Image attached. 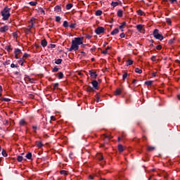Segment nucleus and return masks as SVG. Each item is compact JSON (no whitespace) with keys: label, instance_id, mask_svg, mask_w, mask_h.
Masks as SVG:
<instances>
[{"label":"nucleus","instance_id":"1","mask_svg":"<svg viewBox=\"0 0 180 180\" xmlns=\"http://www.w3.org/2000/svg\"><path fill=\"white\" fill-rule=\"evenodd\" d=\"M84 44V37H75L72 40V44L69 49V51H78L79 46Z\"/></svg>","mask_w":180,"mask_h":180},{"label":"nucleus","instance_id":"2","mask_svg":"<svg viewBox=\"0 0 180 180\" xmlns=\"http://www.w3.org/2000/svg\"><path fill=\"white\" fill-rule=\"evenodd\" d=\"M1 15L2 16V20H9L11 18V8L8 6L4 7L1 11Z\"/></svg>","mask_w":180,"mask_h":180},{"label":"nucleus","instance_id":"3","mask_svg":"<svg viewBox=\"0 0 180 180\" xmlns=\"http://www.w3.org/2000/svg\"><path fill=\"white\" fill-rule=\"evenodd\" d=\"M153 34L156 40H160V41L164 40V36H162V34H160V30L158 29H155Z\"/></svg>","mask_w":180,"mask_h":180},{"label":"nucleus","instance_id":"4","mask_svg":"<svg viewBox=\"0 0 180 180\" xmlns=\"http://www.w3.org/2000/svg\"><path fill=\"white\" fill-rule=\"evenodd\" d=\"M96 158L98 160V161H102L101 165H105V159H103V155H102V153H98L96 155Z\"/></svg>","mask_w":180,"mask_h":180},{"label":"nucleus","instance_id":"5","mask_svg":"<svg viewBox=\"0 0 180 180\" xmlns=\"http://www.w3.org/2000/svg\"><path fill=\"white\" fill-rule=\"evenodd\" d=\"M96 34H102V33H105V28L103 27H98L95 30Z\"/></svg>","mask_w":180,"mask_h":180},{"label":"nucleus","instance_id":"6","mask_svg":"<svg viewBox=\"0 0 180 180\" xmlns=\"http://www.w3.org/2000/svg\"><path fill=\"white\" fill-rule=\"evenodd\" d=\"M89 74L90 75L91 78H92L93 79H96L98 77V74H96V71L89 70Z\"/></svg>","mask_w":180,"mask_h":180},{"label":"nucleus","instance_id":"7","mask_svg":"<svg viewBox=\"0 0 180 180\" xmlns=\"http://www.w3.org/2000/svg\"><path fill=\"white\" fill-rule=\"evenodd\" d=\"M15 58L19 60V54H22V51L19 49H15L14 51Z\"/></svg>","mask_w":180,"mask_h":180},{"label":"nucleus","instance_id":"8","mask_svg":"<svg viewBox=\"0 0 180 180\" xmlns=\"http://www.w3.org/2000/svg\"><path fill=\"white\" fill-rule=\"evenodd\" d=\"M8 30H9L8 25H4L0 27V33H6V32H8Z\"/></svg>","mask_w":180,"mask_h":180},{"label":"nucleus","instance_id":"9","mask_svg":"<svg viewBox=\"0 0 180 180\" xmlns=\"http://www.w3.org/2000/svg\"><path fill=\"white\" fill-rule=\"evenodd\" d=\"M136 29H137V30L140 32V33H141L142 32H144V25H141V24H140V25H136Z\"/></svg>","mask_w":180,"mask_h":180},{"label":"nucleus","instance_id":"10","mask_svg":"<svg viewBox=\"0 0 180 180\" xmlns=\"http://www.w3.org/2000/svg\"><path fill=\"white\" fill-rule=\"evenodd\" d=\"M54 12H56V13L61 12V6L60 5L56 6L54 8Z\"/></svg>","mask_w":180,"mask_h":180},{"label":"nucleus","instance_id":"11","mask_svg":"<svg viewBox=\"0 0 180 180\" xmlns=\"http://www.w3.org/2000/svg\"><path fill=\"white\" fill-rule=\"evenodd\" d=\"M20 126H27V123L25 120H20L19 122Z\"/></svg>","mask_w":180,"mask_h":180},{"label":"nucleus","instance_id":"12","mask_svg":"<svg viewBox=\"0 0 180 180\" xmlns=\"http://www.w3.org/2000/svg\"><path fill=\"white\" fill-rule=\"evenodd\" d=\"M122 89L118 88V89H117L116 91H115V95L116 96H117L120 95V94H122Z\"/></svg>","mask_w":180,"mask_h":180},{"label":"nucleus","instance_id":"13","mask_svg":"<svg viewBox=\"0 0 180 180\" xmlns=\"http://www.w3.org/2000/svg\"><path fill=\"white\" fill-rule=\"evenodd\" d=\"M18 64H20L22 67H23V64H25V63H26V60H25L24 58H20L18 61Z\"/></svg>","mask_w":180,"mask_h":180},{"label":"nucleus","instance_id":"14","mask_svg":"<svg viewBox=\"0 0 180 180\" xmlns=\"http://www.w3.org/2000/svg\"><path fill=\"white\" fill-rule=\"evenodd\" d=\"M35 144L36 146L38 147V148H41V147H43V143L40 141H36Z\"/></svg>","mask_w":180,"mask_h":180},{"label":"nucleus","instance_id":"15","mask_svg":"<svg viewBox=\"0 0 180 180\" xmlns=\"http://www.w3.org/2000/svg\"><path fill=\"white\" fill-rule=\"evenodd\" d=\"M91 84L95 89H98V82L96 80L91 82Z\"/></svg>","mask_w":180,"mask_h":180},{"label":"nucleus","instance_id":"16","mask_svg":"<svg viewBox=\"0 0 180 180\" xmlns=\"http://www.w3.org/2000/svg\"><path fill=\"white\" fill-rule=\"evenodd\" d=\"M117 15L118 18H123V11L118 10L117 12Z\"/></svg>","mask_w":180,"mask_h":180},{"label":"nucleus","instance_id":"17","mask_svg":"<svg viewBox=\"0 0 180 180\" xmlns=\"http://www.w3.org/2000/svg\"><path fill=\"white\" fill-rule=\"evenodd\" d=\"M57 77H58V79H63V78H64V74L63 72H60L57 74Z\"/></svg>","mask_w":180,"mask_h":180},{"label":"nucleus","instance_id":"18","mask_svg":"<svg viewBox=\"0 0 180 180\" xmlns=\"http://www.w3.org/2000/svg\"><path fill=\"white\" fill-rule=\"evenodd\" d=\"M118 151L120 153H123L124 151V147L122 145H118Z\"/></svg>","mask_w":180,"mask_h":180},{"label":"nucleus","instance_id":"19","mask_svg":"<svg viewBox=\"0 0 180 180\" xmlns=\"http://www.w3.org/2000/svg\"><path fill=\"white\" fill-rule=\"evenodd\" d=\"M41 44L42 46V47H46L47 46V40L42 39L41 41Z\"/></svg>","mask_w":180,"mask_h":180},{"label":"nucleus","instance_id":"20","mask_svg":"<svg viewBox=\"0 0 180 180\" xmlns=\"http://www.w3.org/2000/svg\"><path fill=\"white\" fill-rule=\"evenodd\" d=\"M164 2H170V4H178V1L177 0H163Z\"/></svg>","mask_w":180,"mask_h":180},{"label":"nucleus","instance_id":"21","mask_svg":"<svg viewBox=\"0 0 180 180\" xmlns=\"http://www.w3.org/2000/svg\"><path fill=\"white\" fill-rule=\"evenodd\" d=\"M117 33H119V29L115 28L114 30H112L110 33V34H112V36L115 35V34H117Z\"/></svg>","mask_w":180,"mask_h":180},{"label":"nucleus","instance_id":"22","mask_svg":"<svg viewBox=\"0 0 180 180\" xmlns=\"http://www.w3.org/2000/svg\"><path fill=\"white\" fill-rule=\"evenodd\" d=\"M147 150H148V151H154V150H155V147L151 146H148L147 147Z\"/></svg>","mask_w":180,"mask_h":180},{"label":"nucleus","instance_id":"23","mask_svg":"<svg viewBox=\"0 0 180 180\" xmlns=\"http://www.w3.org/2000/svg\"><path fill=\"white\" fill-rule=\"evenodd\" d=\"M145 85H147V86H151L153 85V81H146L145 82Z\"/></svg>","mask_w":180,"mask_h":180},{"label":"nucleus","instance_id":"24","mask_svg":"<svg viewBox=\"0 0 180 180\" xmlns=\"http://www.w3.org/2000/svg\"><path fill=\"white\" fill-rule=\"evenodd\" d=\"M118 5H119V2L117 1H115V2L112 1L111 3V6H112V8H116V6H118Z\"/></svg>","mask_w":180,"mask_h":180},{"label":"nucleus","instance_id":"25","mask_svg":"<svg viewBox=\"0 0 180 180\" xmlns=\"http://www.w3.org/2000/svg\"><path fill=\"white\" fill-rule=\"evenodd\" d=\"M130 75H128L127 72H124V75H122V79L123 81L126 80V78H127L128 77H129Z\"/></svg>","mask_w":180,"mask_h":180},{"label":"nucleus","instance_id":"26","mask_svg":"<svg viewBox=\"0 0 180 180\" xmlns=\"http://www.w3.org/2000/svg\"><path fill=\"white\" fill-rule=\"evenodd\" d=\"M1 101L2 102H11V99L10 98H4V97L1 98Z\"/></svg>","mask_w":180,"mask_h":180},{"label":"nucleus","instance_id":"27","mask_svg":"<svg viewBox=\"0 0 180 180\" xmlns=\"http://www.w3.org/2000/svg\"><path fill=\"white\" fill-rule=\"evenodd\" d=\"M127 67H129V65H133V60L131 59H129L127 61Z\"/></svg>","mask_w":180,"mask_h":180},{"label":"nucleus","instance_id":"28","mask_svg":"<svg viewBox=\"0 0 180 180\" xmlns=\"http://www.w3.org/2000/svg\"><path fill=\"white\" fill-rule=\"evenodd\" d=\"M135 72L137 74H141L143 72V70L139 68H135Z\"/></svg>","mask_w":180,"mask_h":180},{"label":"nucleus","instance_id":"29","mask_svg":"<svg viewBox=\"0 0 180 180\" xmlns=\"http://www.w3.org/2000/svg\"><path fill=\"white\" fill-rule=\"evenodd\" d=\"M102 13H103L102 11L98 10L96 11L95 15H96V16H101L102 15Z\"/></svg>","mask_w":180,"mask_h":180},{"label":"nucleus","instance_id":"30","mask_svg":"<svg viewBox=\"0 0 180 180\" xmlns=\"http://www.w3.org/2000/svg\"><path fill=\"white\" fill-rule=\"evenodd\" d=\"M60 174L61 175H68V172L66 171V170H61V171L60 172Z\"/></svg>","mask_w":180,"mask_h":180},{"label":"nucleus","instance_id":"31","mask_svg":"<svg viewBox=\"0 0 180 180\" xmlns=\"http://www.w3.org/2000/svg\"><path fill=\"white\" fill-rule=\"evenodd\" d=\"M29 57H30V55L25 53L23 56H22V58L26 60V59L29 58Z\"/></svg>","mask_w":180,"mask_h":180},{"label":"nucleus","instance_id":"32","mask_svg":"<svg viewBox=\"0 0 180 180\" xmlns=\"http://www.w3.org/2000/svg\"><path fill=\"white\" fill-rule=\"evenodd\" d=\"M29 5H30L31 6H36L37 5V1H30L29 3Z\"/></svg>","mask_w":180,"mask_h":180},{"label":"nucleus","instance_id":"33","mask_svg":"<svg viewBox=\"0 0 180 180\" xmlns=\"http://www.w3.org/2000/svg\"><path fill=\"white\" fill-rule=\"evenodd\" d=\"M72 6H73L72 4H68L66 5V9L68 11H70V9H71V8H72Z\"/></svg>","mask_w":180,"mask_h":180},{"label":"nucleus","instance_id":"34","mask_svg":"<svg viewBox=\"0 0 180 180\" xmlns=\"http://www.w3.org/2000/svg\"><path fill=\"white\" fill-rule=\"evenodd\" d=\"M136 13L138 15H139V16H143V15H144V12L141 10H138Z\"/></svg>","mask_w":180,"mask_h":180},{"label":"nucleus","instance_id":"35","mask_svg":"<svg viewBox=\"0 0 180 180\" xmlns=\"http://www.w3.org/2000/svg\"><path fill=\"white\" fill-rule=\"evenodd\" d=\"M6 50L8 51V53H11V51H12L13 49L11 48V46H7L6 47Z\"/></svg>","mask_w":180,"mask_h":180},{"label":"nucleus","instance_id":"36","mask_svg":"<svg viewBox=\"0 0 180 180\" xmlns=\"http://www.w3.org/2000/svg\"><path fill=\"white\" fill-rule=\"evenodd\" d=\"M17 161H18V162H22V161H23V157L20 155L18 156Z\"/></svg>","mask_w":180,"mask_h":180},{"label":"nucleus","instance_id":"37","mask_svg":"<svg viewBox=\"0 0 180 180\" xmlns=\"http://www.w3.org/2000/svg\"><path fill=\"white\" fill-rule=\"evenodd\" d=\"M124 26H126V22H122L120 25V29H122V32H123V29H124Z\"/></svg>","mask_w":180,"mask_h":180},{"label":"nucleus","instance_id":"38","mask_svg":"<svg viewBox=\"0 0 180 180\" xmlns=\"http://www.w3.org/2000/svg\"><path fill=\"white\" fill-rule=\"evenodd\" d=\"M61 63H63V60L62 59H56V60H55V64H61Z\"/></svg>","mask_w":180,"mask_h":180},{"label":"nucleus","instance_id":"39","mask_svg":"<svg viewBox=\"0 0 180 180\" xmlns=\"http://www.w3.org/2000/svg\"><path fill=\"white\" fill-rule=\"evenodd\" d=\"M26 158H27V160H32V153H28L26 155Z\"/></svg>","mask_w":180,"mask_h":180},{"label":"nucleus","instance_id":"40","mask_svg":"<svg viewBox=\"0 0 180 180\" xmlns=\"http://www.w3.org/2000/svg\"><path fill=\"white\" fill-rule=\"evenodd\" d=\"M75 26H77V23H72L69 25V27H70V29H75Z\"/></svg>","mask_w":180,"mask_h":180},{"label":"nucleus","instance_id":"41","mask_svg":"<svg viewBox=\"0 0 180 180\" xmlns=\"http://www.w3.org/2000/svg\"><path fill=\"white\" fill-rule=\"evenodd\" d=\"M27 81H29V82H31V84H33L34 82V79H30V77L26 78Z\"/></svg>","mask_w":180,"mask_h":180},{"label":"nucleus","instance_id":"42","mask_svg":"<svg viewBox=\"0 0 180 180\" xmlns=\"http://www.w3.org/2000/svg\"><path fill=\"white\" fill-rule=\"evenodd\" d=\"M137 82H138V80L136 79H134L131 84L132 85H134V86H136V84H137Z\"/></svg>","mask_w":180,"mask_h":180},{"label":"nucleus","instance_id":"43","mask_svg":"<svg viewBox=\"0 0 180 180\" xmlns=\"http://www.w3.org/2000/svg\"><path fill=\"white\" fill-rule=\"evenodd\" d=\"M68 21H64L63 22V27H68Z\"/></svg>","mask_w":180,"mask_h":180},{"label":"nucleus","instance_id":"44","mask_svg":"<svg viewBox=\"0 0 180 180\" xmlns=\"http://www.w3.org/2000/svg\"><path fill=\"white\" fill-rule=\"evenodd\" d=\"M61 21V17L56 16V22H60Z\"/></svg>","mask_w":180,"mask_h":180},{"label":"nucleus","instance_id":"45","mask_svg":"<svg viewBox=\"0 0 180 180\" xmlns=\"http://www.w3.org/2000/svg\"><path fill=\"white\" fill-rule=\"evenodd\" d=\"M52 72H58V68L54 67Z\"/></svg>","mask_w":180,"mask_h":180},{"label":"nucleus","instance_id":"46","mask_svg":"<svg viewBox=\"0 0 180 180\" xmlns=\"http://www.w3.org/2000/svg\"><path fill=\"white\" fill-rule=\"evenodd\" d=\"M2 92H4V89H2V86H0V98L2 97Z\"/></svg>","mask_w":180,"mask_h":180},{"label":"nucleus","instance_id":"47","mask_svg":"<svg viewBox=\"0 0 180 180\" xmlns=\"http://www.w3.org/2000/svg\"><path fill=\"white\" fill-rule=\"evenodd\" d=\"M166 22H167V25H171V23H172V21H171L170 18H167Z\"/></svg>","mask_w":180,"mask_h":180},{"label":"nucleus","instance_id":"48","mask_svg":"<svg viewBox=\"0 0 180 180\" xmlns=\"http://www.w3.org/2000/svg\"><path fill=\"white\" fill-rule=\"evenodd\" d=\"M39 12L40 13H43V15H46L44 10L41 8H39Z\"/></svg>","mask_w":180,"mask_h":180},{"label":"nucleus","instance_id":"49","mask_svg":"<svg viewBox=\"0 0 180 180\" xmlns=\"http://www.w3.org/2000/svg\"><path fill=\"white\" fill-rule=\"evenodd\" d=\"M120 37H121V39H124V37H126V34H124V32H122L120 35Z\"/></svg>","mask_w":180,"mask_h":180},{"label":"nucleus","instance_id":"50","mask_svg":"<svg viewBox=\"0 0 180 180\" xmlns=\"http://www.w3.org/2000/svg\"><path fill=\"white\" fill-rule=\"evenodd\" d=\"M150 60H152V61H157V58H156V57L155 56H152L151 57V58H150Z\"/></svg>","mask_w":180,"mask_h":180},{"label":"nucleus","instance_id":"51","mask_svg":"<svg viewBox=\"0 0 180 180\" xmlns=\"http://www.w3.org/2000/svg\"><path fill=\"white\" fill-rule=\"evenodd\" d=\"M2 155H3L4 157H7V156H8V154L6 153V151L3 150V152H2Z\"/></svg>","mask_w":180,"mask_h":180},{"label":"nucleus","instance_id":"52","mask_svg":"<svg viewBox=\"0 0 180 180\" xmlns=\"http://www.w3.org/2000/svg\"><path fill=\"white\" fill-rule=\"evenodd\" d=\"M162 49V46H161V45H158L157 46H156V49H158V50H161Z\"/></svg>","mask_w":180,"mask_h":180},{"label":"nucleus","instance_id":"53","mask_svg":"<svg viewBox=\"0 0 180 180\" xmlns=\"http://www.w3.org/2000/svg\"><path fill=\"white\" fill-rule=\"evenodd\" d=\"M56 88H58V83L53 84V89H56Z\"/></svg>","mask_w":180,"mask_h":180},{"label":"nucleus","instance_id":"54","mask_svg":"<svg viewBox=\"0 0 180 180\" xmlns=\"http://www.w3.org/2000/svg\"><path fill=\"white\" fill-rule=\"evenodd\" d=\"M30 23H31V25H34V18H32L30 21Z\"/></svg>","mask_w":180,"mask_h":180},{"label":"nucleus","instance_id":"55","mask_svg":"<svg viewBox=\"0 0 180 180\" xmlns=\"http://www.w3.org/2000/svg\"><path fill=\"white\" fill-rule=\"evenodd\" d=\"M32 129L34 130V133H37L36 130H37V126H32Z\"/></svg>","mask_w":180,"mask_h":180},{"label":"nucleus","instance_id":"56","mask_svg":"<svg viewBox=\"0 0 180 180\" xmlns=\"http://www.w3.org/2000/svg\"><path fill=\"white\" fill-rule=\"evenodd\" d=\"M87 91H88L89 92H92V91H94V89H92V87H88V88H87Z\"/></svg>","mask_w":180,"mask_h":180},{"label":"nucleus","instance_id":"57","mask_svg":"<svg viewBox=\"0 0 180 180\" xmlns=\"http://www.w3.org/2000/svg\"><path fill=\"white\" fill-rule=\"evenodd\" d=\"M142 140H143V141H147V137L146 136H143L142 137Z\"/></svg>","mask_w":180,"mask_h":180},{"label":"nucleus","instance_id":"58","mask_svg":"<svg viewBox=\"0 0 180 180\" xmlns=\"http://www.w3.org/2000/svg\"><path fill=\"white\" fill-rule=\"evenodd\" d=\"M33 26H34L33 24H31L30 25L28 26L27 30H30V29H32V27H33Z\"/></svg>","mask_w":180,"mask_h":180},{"label":"nucleus","instance_id":"59","mask_svg":"<svg viewBox=\"0 0 180 180\" xmlns=\"http://www.w3.org/2000/svg\"><path fill=\"white\" fill-rule=\"evenodd\" d=\"M86 39H88L89 40L91 39H92V36H91V35H89V34L86 35Z\"/></svg>","mask_w":180,"mask_h":180},{"label":"nucleus","instance_id":"60","mask_svg":"<svg viewBox=\"0 0 180 180\" xmlns=\"http://www.w3.org/2000/svg\"><path fill=\"white\" fill-rule=\"evenodd\" d=\"M124 137V135H122V138L118 137V141H120L121 140H123Z\"/></svg>","mask_w":180,"mask_h":180},{"label":"nucleus","instance_id":"61","mask_svg":"<svg viewBox=\"0 0 180 180\" xmlns=\"http://www.w3.org/2000/svg\"><path fill=\"white\" fill-rule=\"evenodd\" d=\"M51 120H53V122L56 121V117L51 116Z\"/></svg>","mask_w":180,"mask_h":180},{"label":"nucleus","instance_id":"62","mask_svg":"<svg viewBox=\"0 0 180 180\" xmlns=\"http://www.w3.org/2000/svg\"><path fill=\"white\" fill-rule=\"evenodd\" d=\"M89 179H94V175L90 174L89 176Z\"/></svg>","mask_w":180,"mask_h":180},{"label":"nucleus","instance_id":"63","mask_svg":"<svg viewBox=\"0 0 180 180\" xmlns=\"http://www.w3.org/2000/svg\"><path fill=\"white\" fill-rule=\"evenodd\" d=\"M11 68H15V67H16V65H15V63H12L11 65Z\"/></svg>","mask_w":180,"mask_h":180},{"label":"nucleus","instance_id":"64","mask_svg":"<svg viewBox=\"0 0 180 180\" xmlns=\"http://www.w3.org/2000/svg\"><path fill=\"white\" fill-rule=\"evenodd\" d=\"M107 53H108V51L106 49L103 51V54H107Z\"/></svg>","mask_w":180,"mask_h":180}]
</instances>
